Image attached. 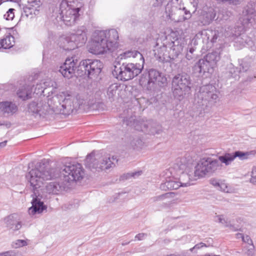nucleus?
I'll use <instances>...</instances> for the list:
<instances>
[{
  "label": "nucleus",
  "instance_id": "nucleus-23",
  "mask_svg": "<svg viewBox=\"0 0 256 256\" xmlns=\"http://www.w3.org/2000/svg\"><path fill=\"white\" fill-rule=\"evenodd\" d=\"M167 46L163 44L162 46H158V43L157 42L155 49L154 50V56L157 60L160 62H168V57L167 56L168 52L166 51Z\"/></svg>",
  "mask_w": 256,
  "mask_h": 256
},
{
  "label": "nucleus",
  "instance_id": "nucleus-20",
  "mask_svg": "<svg viewBox=\"0 0 256 256\" xmlns=\"http://www.w3.org/2000/svg\"><path fill=\"white\" fill-rule=\"evenodd\" d=\"M242 14L244 18V20H246L245 24L254 22L256 18V3L252 2H248L244 8Z\"/></svg>",
  "mask_w": 256,
  "mask_h": 256
},
{
  "label": "nucleus",
  "instance_id": "nucleus-54",
  "mask_svg": "<svg viewBox=\"0 0 256 256\" xmlns=\"http://www.w3.org/2000/svg\"><path fill=\"white\" fill-rule=\"evenodd\" d=\"M190 2L193 4L194 6H197L199 0H189Z\"/></svg>",
  "mask_w": 256,
  "mask_h": 256
},
{
  "label": "nucleus",
  "instance_id": "nucleus-36",
  "mask_svg": "<svg viewBox=\"0 0 256 256\" xmlns=\"http://www.w3.org/2000/svg\"><path fill=\"white\" fill-rule=\"evenodd\" d=\"M218 218V222L225 225L226 226L230 227V229L232 230H238V229L236 228L234 226L230 224V222L228 219H225L223 218V215H218L216 216Z\"/></svg>",
  "mask_w": 256,
  "mask_h": 256
},
{
  "label": "nucleus",
  "instance_id": "nucleus-13",
  "mask_svg": "<svg viewBox=\"0 0 256 256\" xmlns=\"http://www.w3.org/2000/svg\"><path fill=\"white\" fill-rule=\"evenodd\" d=\"M86 162L90 168H92L98 170H108L113 166H115L114 162H112L110 157L102 158L99 162L93 152L87 156Z\"/></svg>",
  "mask_w": 256,
  "mask_h": 256
},
{
  "label": "nucleus",
  "instance_id": "nucleus-6",
  "mask_svg": "<svg viewBox=\"0 0 256 256\" xmlns=\"http://www.w3.org/2000/svg\"><path fill=\"white\" fill-rule=\"evenodd\" d=\"M218 93L216 88L212 84L202 86L195 94L194 104L198 108L204 110L205 108L216 102Z\"/></svg>",
  "mask_w": 256,
  "mask_h": 256
},
{
  "label": "nucleus",
  "instance_id": "nucleus-39",
  "mask_svg": "<svg viewBox=\"0 0 256 256\" xmlns=\"http://www.w3.org/2000/svg\"><path fill=\"white\" fill-rule=\"evenodd\" d=\"M28 244L27 242L23 240H17L12 243V247L14 248H19L26 246Z\"/></svg>",
  "mask_w": 256,
  "mask_h": 256
},
{
  "label": "nucleus",
  "instance_id": "nucleus-1",
  "mask_svg": "<svg viewBox=\"0 0 256 256\" xmlns=\"http://www.w3.org/2000/svg\"><path fill=\"white\" fill-rule=\"evenodd\" d=\"M58 176V172L55 170H50L42 162L37 164L35 168L31 170L26 174V178L30 184V186L33 194L32 206L28 208L30 214L34 215L40 214L46 210L47 206L41 200L42 196L38 193L44 180H50Z\"/></svg>",
  "mask_w": 256,
  "mask_h": 256
},
{
  "label": "nucleus",
  "instance_id": "nucleus-11",
  "mask_svg": "<svg viewBox=\"0 0 256 256\" xmlns=\"http://www.w3.org/2000/svg\"><path fill=\"white\" fill-rule=\"evenodd\" d=\"M140 82L142 84H147L148 86L150 88L152 87L154 84L158 85L160 87H164L167 84V79L158 70L151 68L142 74Z\"/></svg>",
  "mask_w": 256,
  "mask_h": 256
},
{
  "label": "nucleus",
  "instance_id": "nucleus-17",
  "mask_svg": "<svg viewBox=\"0 0 256 256\" xmlns=\"http://www.w3.org/2000/svg\"><path fill=\"white\" fill-rule=\"evenodd\" d=\"M123 122L124 124H126V125L128 126H134L136 130L138 131L148 132V134L153 135L158 133V130L153 128H150L148 130L147 129L148 128V126L145 124L141 123V126H139L138 124L139 122L136 120L135 118L133 116H130L129 118L127 117L124 118Z\"/></svg>",
  "mask_w": 256,
  "mask_h": 256
},
{
  "label": "nucleus",
  "instance_id": "nucleus-8",
  "mask_svg": "<svg viewBox=\"0 0 256 256\" xmlns=\"http://www.w3.org/2000/svg\"><path fill=\"white\" fill-rule=\"evenodd\" d=\"M142 62L139 63H122L114 66L112 74L117 79L127 81L138 76L144 68Z\"/></svg>",
  "mask_w": 256,
  "mask_h": 256
},
{
  "label": "nucleus",
  "instance_id": "nucleus-56",
  "mask_svg": "<svg viewBox=\"0 0 256 256\" xmlns=\"http://www.w3.org/2000/svg\"><path fill=\"white\" fill-rule=\"evenodd\" d=\"M192 54H190V53H189L188 52H187L186 54V59H188V60H190L192 58Z\"/></svg>",
  "mask_w": 256,
  "mask_h": 256
},
{
  "label": "nucleus",
  "instance_id": "nucleus-57",
  "mask_svg": "<svg viewBox=\"0 0 256 256\" xmlns=\"http://www.w3.org/2000/svg\"><path fill=\"white\" fill-rule=\"evenodd\" d=\"M136 141L138 144V146H136V143H135V145L136 146V148L140 147V146L142 145V141L140 139L137 140Z\"/></svg>",
  "mask_w": 256,
  "mask_h": 256
},
{
  "label": "nucleus",
  "instance_id": "nucleus-61",
  "mask_svg": "<svg viewBox=\"0 0 256 256\" xmlns=\"http://www.w3.org/2000/svg\"><path fill=\"white\" fill-rule=\"evenodd\" d=\"M255 173L256 174V166H254L252 168V175H254Z\"/></svg>",
  "mask_w": 256,
  "mask_h": 256
},
{
  "label": "nucleus",
  "instance_id": "nucleus-4",
  "mask_svg": "<svg viewBox=\"0 0 256 256\" xmlns=\"http://www.w3.org/2000/svg\"><path fill=\"white\" fill-rule=\"evenodd\" d=\"M118 34L115 29L94 32L90 52L95 54H103L114 50L118 46Z\"/></svg>",
  "mask_w": 256,
  "mask_h": 256
},
{
  "label": "nucleus",
  "instance_id": "nucleus-12",
  "mask_svg": "<svg viewBox=\"0 0 256 256\" xmlns=\"http://www.w3.org/2000/svg\"><path fill=\"white\" fill-rule=\"evenodd\" d=\"M256 154V150H251L247 152L238 150L233 153H226L222 156H219L218 160H218L219 162H220V161L221 162L224 164L226 166H228L237 157L240 160H245L250 158L251 156H254ZM213 160H216L214 158ZM220 167L218 169H220L222 166L220 163ZM218 170V168L216 170Z\"/></svg>",
  "mask_w": 256,
  "mask_h": 256
},
{
  "label": "nucleus",
  "instance_id": "nucleus-49",
  "mask_svg": "<svg viewBox=\"0 0 256 256\" xmlns=\"http://www.w3.org/2000/svg\"><path fill=\"white\" fill-rule=\"evenodd\" d=\"M146 236L147 234H146L140 233L136 236L135 238L137 239L138 240H142L144 239Z\"/></svg>",
  "mask_w": 256,
  "mask_h": 256
},
{
  "label": "nucleus",
  "instance_id": "nucleus-59",
  "mask_svg": "<svg viewBox=\"0 0 256 256\" xmlns=\"http://www.w3.org/2000/svg\"><path fill=\"white\" fill-rule=\"evenodd\" d=\"M112 162H114V160L116 161V162H118V159L117 158L116 156H112V158H110Z\"/></svg>",
  "mask_w": 256,
  "mask_h": 256
},
{
  "label": "nucleus",
  "instance_id": "nucleus-55",
  "mask_svg": "<svg viewBox=\"0 0 256 256\" xmlns=\"http://www.w3.org/2000/svg\"><path fill=\"white\" fill-rule=\"evenodd\" d=\"M0 126H6L7 128H10L11 126L10 122H6L4 123H0Z\"/></svg>",
  "mask_w": 256,
  "mask_h": 256
},
{
  "label": "nucleus",
  "instance_id": "nucleus-16",
  "mask_svg": "<svg viewBox=\"0 0 256 256\" xmlns=\"http://www.w3.org/2000/svg\"><path fill=\"white\" fill-rule=\"evenodd\" d=\"M221 34L222 32L218 30L207 29L199 32L196 35V37L198 38H202L203 41L206 40L207 42L214 44L216 42L217 39Z\"/></svg>",
  "mask_w": 256,
  "mask_h": 256
},
{
  "label": "nucleus",
  "instance_id": "nucleus-2",
  "mask_svg": "<svg viewBox=\"0 0 256 256\" xmlns=\"http://www.w3.org/2000/svg\"><path fill=\"white\" fill-rule=\"evenodd\" d=\"M185 160L182 158L176 164L180 175L178 178L182 187L192 185L194 182L206 175H210L220 167L218 160L211 158H203L198 162L194 167V172L189 170L188 166L184 164Z\"/></svg>",
  "mask_w": 256,
  "mask_h": 256
},
{
  "label": "nucleus",
  "instance_id": "nucleus-40",
  "mask_svg": "<svg viewBox=\"0 0 256 256\" xmlns=\"http://www.w3.org/2000/svg\"><path fill=\"white\" fill-rule=\"evenodd\" d=\"M0 256H22V254L20 252L11 250L0 253Z\"/></svg>",
  "mask_w": 256,
  "mask_h": 256
},
{
  "label": "nucleus",
  "instance_id": "nucleus-43",
  "mask_svg": "<svg viewBox=\"0 0 256 256\" xmlns=\"http://www.w3.org/2000/svg\"><path fill=\"white\" fill-rule=\"evenodd\" d=\"M28 5L35 10H36L37 8H39L42 4V0H28Z\"/></svg>",
  "mask_w": 256,
  "mask_h": 256
},
{
  "label": "nucleus",
  "instance_id": "nucleus-52",
  "mask_svg": "<svg viewBox=\"0 0 256 256\" xmlns=\"http://www.w3.org/2000/svg\"><path fill=\"white\" fill-rule=\"evenodd\" d=\"M195 48L192 46V44L190 46L188 45V52L190 54H192Z\"/></svg>",
  "mask_w": 256,
  "mask_h": 256
},
{
  "label": "nucleus",
  "instance_id": "nucleus-46",
  "mask_svg": "<svg viewBox=\"0 0 256 256\" xmlns=\"http://www.w3.org/2000/svg\"><path fill=\"white\" fill-rule=\"evenodd\" d=\"M222 2H228L229 4L237 5L240 4V0H217Z\"/></svg>",
  "mask_w": 256,
  "mask_h": 256
},
{
  "label": "nucleus",
  "instance_id": "nucleus-22",
  "mask_svg": "<svg viewBox=\"0 0 256 256\" xmlns=\"http://www.w3.org/2000/svg\"><path fill=\"white\" fill-rule=\"evenodd\" d=\"M227 36H236V38L234 39L235 42L239 44L240 46H247L250 48V46H252V44L253 40L246 34H238L237 35L236 34L234 33L232 31L230 34L228 33Z\"/></svg>",
  "mask_w": 256,
  "mask_h": 256
},
{
  "label": "nucleus",
  "instance_id": "nucleus-42",
  "mask_svg": "<svg viewBox=\"0 0 256 256\" xmlns=\"http://www.w3.org/2000/svg\"><path fill=\"white\" fill-rule=\"evenodd\" d=\"M250 246V248L248 246H244L242 250L243 252L248 256H254V244Z\"/></svg>",
  "mask_w": 256,
  "mask_h": 256
},
{
  "label": "nucleus",
  "instance_id": "nucleus-5",
  "mask_svg": "<svg viewBox=\"0 0 256 256\" xmlns=\"http://www.w3.org/2000/svg\"><path fill=\"white\" fill-rule=\"evenodd\" d=\"M192 84L189 75L179 74L172 81V90L174 98L179 100H183L191 91Z\"/></svg>",
  "mask_w": 256,
  "mask_h": 256
},
{
  "label": "nucleus",
  "instance_id": "nucleus-41",
  "mask_svg": "<svg viewBox=\"0 0 256 256\" xmlns=\"http://www.w3.org/2000/svg\"><path fill=\"white\" fill-rule=\"evenodd\" d=\"M240 72L238 68L232 66L230 68V70L228 72V76L236 79V77L238 76Z\"/></svg>",
  "mask_w": 256,
  "mask_h": 256
},
{
  "label": "nucleus",
  "instance_id": "nucleus-62",
  "mask_svg": "<svg viewBox=\"0 0 256 256\" xmlns=\"http://www.w3.org/2000/svg\"><path fill=\"white\" fill-rule=\"evenodd\" d=\"M4 46H3V44H2V42H0V50H4Z\"/></svg>",
  "mask_w": 256,
  "mask_h": 256
},
{
  "label": "nucleus",
  "instance_id": "nucleus-27",
  "mask_svg": "<svg viewBox=\"0 0 256 256\" xmlns=\"http://www.w3.org/2000/svg\"><path fill=\"white\" fill-rule=\"evenodd\" d=\"M216 14V12L212 8L204 12L201 18L202 23L204 25L209 24L214 20Z\"/></svg>",
  "mask_w": 256,
  "mask_h": 256
},
{
  "label": "nucleus",
  "instance_id": "nucleus-47",
  "mask_svg": "<svg viewBox=\"0 0 256 256\" xmlns=\"http://www.w3.org/2000/svg\"><path fill=\"white\" fill-rule=\"evenodd\" d=\"M242 239L244 242L247 243L250 246L254 244L252 240L250 238V236L248 235H246V236H244L243 235Z\"/></svg>",
  "mask_w": 256,
  "mask_h": 256
},
{
  "label": "nucleus",
  "instance_id": "nucleus-24",
  "mask_svg": "<svg viewBox=\"0 0 256 256\" xmlns=\"http://www.w3.org/2000/svg\"><path fill=\"white\" fill-rule=\"evenodd\" d=\"M17 110V106L11 102L5 101L0 102V112L3 114L12 115Z\"/></svg>",
  "mask_w": 256,
  "mask_h": 256
},
{
  "label": "nucleus",
  "instance_id": "nucleus-35",
  "mask_svg": "<svg viewBox=\"0 0 256 256\" xmlns=\"http://www.w3.org/2000/svg\"><path fill=\"white\" fill-rule=\"evenodd\" d=\"M119 87L116 84L110 86L107 90V95L110 99H113L114 97L116 96Z\"/></svg>",
  "mask_w": 256,
  "mask_h": 256
},
{
  "label": "nucleus",
  "instance_id": "nucleus-32",
  "mask_svg": "<svg viewBox=\"0 0 256 256\" xmlns=\"http://www.w3.org/2000/svg\"><path fill=\"white\" fill-rule=\"evenodd\" d=\"M1 40L4 49H9L14 46V38L10 33Z\"/></svg>",
  "mask_w": 256,
  "mask_h": 256
},
{
  "label": "nucleus",
  "instance_id": "nucleus-58",
  "mask_svg": "<svg viewBox=\"0 0 256 256\" xmlns=\"http://www.w3.org/2000/svg\"><path fill=\"white\" fill-rule=\"evenodd\" d=\"M6 140H4L2 142H0V148L5 146L6 144Z\"/></svg>",
  "mask_w": 256,
  "mask_h": 256
},
{
  "label": "nucleus",
  "instance_id": "nucleus-25",
  "mask_svg": "<svg viewBox=\"0 0 256 256\" xmlns=\"http://www.w3.org/2000/svg\"><path fill=\"white\" fill-rule=\"evenodd\" d=\"M181 186L178 178L172 177L166 179V182L160 184V188L162 190H177Z\"/></svg>",
  "mask_w": 256,
  "mask_h": 256
},
{
  "label": "nucleus",
  "instance_id": "nucleus-64",
  "mask_svg": "<svg viewBox=\"0 0 256 256\" xmlns=\"http://www.w3.org/2000/svg\"><path fill=\"white\" fill-rule=\"evenodd\" d=\"M72 208V206L70 205V206L68 207L69 208Z\"/></svg>",
  "mask_w": 256,
  "mask_h": 256
},
{
  "label": "nucleus",
  "instance_id": "nucleus-28",
  "mask_svg": "<svg viewBox=\"0 0 256 256\" xmlns=\"http://www.w3.org/2000/svg\"><path fill=\"white\" fill-rule=\"evenodd\" d=\"M169 46L170 50L167 54V56L168 57V62H172L174 61L178 56L180 54V51L178 50V46L174 44V42H172L170 43Z\"/></svg>",
  "mask_w": 256,
  "mask_h": 256
},
{
  "label": "nucleus",
  "instance_id": "nucleus-14",
  "mask_svg": "<svg viewBox=\"0 0 256 256\" xmlns=\"http://www.w3.org/2000/svg\"><path fill=\"white\" fill-rule=\"evenodd\" d=\"M56 98L58 100V106L56 108L60 110V112L64 114H69L72 112L74 107L73 102L70 96H66L64 93L57 96Z\"/></svg>",
  "mask_w": 256,
  "mask_h": 256
},
{
  "label": "nucleus",
  "instance_id": "nucleus-53",
  "mask_svg": "<svg viewBox=\"0 0 256 256\" xmlns=\"http://www.w3.org/2000/svg\"><path fill=\"white\" fill-rule=\"evenodd\" d=\"M250 182L255 185H256V176H252V178L250 179Z\"/></svg>",
  "mask_w": 256,
  "mask_h": 256
},
{
  "label": "nucleus",
  "instance_id": "nucleus-33",
  "mask_svg": "<svg viewBox=\"0 0 256 256\" xmlns=\"http://www.w3.org/2000/svg\"><path fill=\"white\" fill-rule=\"evenodd\" d=\"M176 196V193L174 192H169L155 196L153 198V199L154 201L168 200V202H170L173 200V198Z\"/></svg>",
  "mask_w": 256,
  "mask_h": 256
},
{
  "label": "nucleus",
  "instance_id": "nucleus-9",
  "mask_svg": "<svg viewBox=\"0 0 256 256\" xmlns=\"http://www.w3.org/2000/svg\"><path fill=\"white\" fill-rule=\"evenodd\" d=\"M87 29L84 26L78 27L72 34L62 38V48L66 50H72L83 46L87 41Z\"/></svg>",
  "mask_w": 256,
  "mask_h": 256
},
{
  "label": "nucleus",
  "instance_id": "nucleus-50",
  "mask_svg": "<svg viewBox=\"0 0 256 256\" xmlns=\"http://www.w3.org/2000/svg\"><path fill=\"white\" fill-rule=\"evenodd\" d=\"M32 10V8L28 5V6H26L24 8V12L26 13V16H28L27 13H30V14L32 13V11H30Z\"/></svg>",
  "mask_w": 256,
  "mask_h": 256
},
{
  "label": "nucleus",
  "instance_id": "nucleus-51",
  "mask_svg": "<svg viewBox=\"0 0 256 256\" xmlns=\"http://www.w3.org/2000/svg\"><path fill=\"white\" fill-rule=\"evenodd\" d=\"M252 50L256 51V39L252 40V44L250 48Z\"/></svg>",
  "mask_w": 256,
  "mask_h": 256
},
{
  "label": "nucleus",
  "instance_id": "nucleus-48",
  "mask_svg": "<svg viewBox=\"0 0 256 256\" xmlns=\"http://www.w3.org/2000/svg\"><path fill=\"white\" fill-rule=\"evenodd\" d=\"M204 246H206V247L207 246L204 244V243H203V242H200L199 244H196V245H195L193 248H192L190 249V251L191 252H193L194 250L195 249V248H202Z\"/></svg>",
  "mask_w": 256,
  "mask_h": 256
},
{
  "label": "nucleus",
  "instance_id": "nucleus-30",
  "mask_svg": "<svg viewBox=\"0 0 256 256\" xmlns=\"http://www.w3.org/2000/svg\"><path fill=\"white\" fill-rule=\"evenodd\" d=\"M210 63L214 66L216 62L220 60V52L218 51H214L204 56Z\"/></svg>",
  "mask_w": 256,
  "mask_h": 256
},
{
  "label": "nucleus",
  "instance_id": "nucleus-44",
  "mask_svg": "<svg viewBox=\"0 0 256 256\" xmlns=\"http://www.w3.org/2000/svg\"><path fill=\"white\" fill-rule=\"evenodd\" d=\"M44 86L48 87H52L53 89L58 88V84L54 82L51 80H48L44 83Z\"/></svg>",
  "mask_w": 256,
  "mask_h": 256
},
{
  "label": "nucleus",
  "instance_id": "nucleus-26",
  "mask_svg": "<svg viewBox=\"0 0 256 256\" xmlns=\"http://www.w3.org/2000/svg\"><path fill=\"white\" fill-rule=\"evenodd\" d=\"M140 58V62L144 63V59L141 53L137 50H128L120 54L118 57V59L123 60L128 58Z\"/></svg>",
  "mask_w": 256,
  "mask_h": 256
},
{
  "label": "nucleus",
  "instance_id": "nucleus-7",
  "mask_svg": "<svg viewBox=\"0 0 256 256\" xmlns=\"http://www.w3.org/2000/svg\"><path fill=\"white\" fill-rule=\"evenodd\" d=\"M46 166L50 170H55L58 172V176L53 178L58 177L62 178L63 180L66 182L68 184L72 182L79 180L82 178L84 174V170L80 164L76 162H70L62 168V171H60L56 168H50L48 164H45L42 161Z\"/></svg>",
  "mask_w": 256,
  "mask_h": 256
},
{
  "label": "nucleus",
  "instance_id": "nucleus-63",
  "mask_svg": "<svg viewBox=\"0 0 256 256\" xmlns=\"http://www.w3.org/2000/svg\"><path fill=\"white\" fill-rule=\"evenodd\" d=\"M204 256H220V255H210V254H205Z\"/></svg>",
  "mask_w": 256,
  "mask_h": 256
},
{
  "label": "nucleus",
  "instance_id": "nucleus-18",
  "mask_svg": "<svg viewBox=\"0 0 256 256\" xmlns=\"http://www.w3.org/2000/svg\"><path fill=\"white\" fill-rule=\"evenodd\" d=\"M70 186L60 178V180L50 182L46 186V192L49 194H58L64 190H66Z\"/></svg>",
  "mask_w": 256,
  "mask_h": 256
},
{
  "label": "nucleus",
  "instance_id": "nucleus-21",
  "mask_svg": "<svg viewBox=\"0 0 256 256\" xmlns=\"http://www.w3.org/2000/svg\"><path fill=\"white\" fill-rule=\"evenodd\" d=\"M214 67L210 62L204 57L195 64L194 70L196 72L204 74L206 72L212 73Z\"/></svg>",
  "mask_w": 256,
  "mask_h": 256
},
{
  "label": "nucleus",
  "instance_id": "nucleus-19",
  "mask_svg": "<svg viewBox=\"0 0 256 256\" xmlns=\"http://www.w3.org/2000/svg\"><path fill=\"white\" fill-rule=\"evenodd\" d=\"M4 222L6 228L14 232L18 230L22 226V222L18 215L16 213L10 214L4 218Z\"/></svg>",
  "mask_w": 256,
  "mask_h": 256
},
{
  "label": "nucleus",
  "instance_id": "nucleus-60",
  "mask_svg": "<svg viewBox=\"0 0 256 256\" xmlns=\"http://www.w3.org/2000/svg\"><path fill=\"white\" fill-rule=\"evenodd\" d=\"M236 238H242V236H243V234H240V233H238L236 234Z\"/></svg>",
  "mask_w": 256,
  "mask_h": 256
},
{
  "label": "nucleus",
  "instance_id": "nucleus-15",
  "mask_svg": "<svg viewBox=\"0 0 256 256\" xmlns=\"http://www.w3.org/2000/svg\"><path fill=\"white\" fill-rule=\"evenodd\" d=\"M49 104L45 100H38L32 101L28 105V110L32 114L40 116L46 115L48 109Z\"/></svg>",
  "mask_w": 256,
  "mask_h": 256
},
{
  "label": "nucleus",
  "instance_id": "nucleus-3",
  "mask_svg": "<svg viewBox=\"0 0 256 256\" xmlns=\"http://www.w3.org/2000/svg\"><path fill=\"white\" fill-rule=\"evenodd\" d=\"M102 63L99 60L86 59L80 61L75 58H68L60 67L59 72L66 78H70L76 73L82 76H86L89 78L98 75L102 68Z\"/></svg>",
  "mask_w": 256,
  "mask_h": 256
},
{
  "label": "nucleus",
  "instance_id": "nucleus-34",
  "mask_svg": "<svg viewBox=\"0 0 256 256\" xmlns=\"http://www.w3.org/2000/svg\"><path fill=\"white\" fill-rule=\"evenodd\" d=\"M210 184L216 188L218 190L228 192V186L224 182H220L216 178L210 180Z\"/></svg>",
  "mask_w": 256,
  "mask_h": 256
},
{
  "label": "nucleus",
  "instance_id": "nucleus-38",
  "mask_svg": "<svg viewBox=\"0 0 256 256\" xmlns=\"http://www.w3.org/2000/svg\"><path fill=\"white\" fill-rule=\"evenodd\" d=\"M142 170H138L136 172H132L124 174L122 176V179H128L130 178H136L140 176L142 174Z\"/></svg>",
  "mask_w": 256,
  "mask_h": 256
},
{
  "label": "nucleus",
  "instance_id": "nucleus-45",
  "mask_svg": "<svg viewBox=\"0 0 256 256\" xmlns=\"http://www.w3.org/2000/svg\"><path fill=\"white\" fill-rule=\"evenodd\" d=\"M14 9L10 8L6 13L4 15V18L6 20H13L14 15Z\"/></svg>",
  "mask_w": 256,
  "mask_h": 256
},
{
  "label": "nucleus",
  "instance_id": "nucleus-37",
  "mask_svg": "<svg viewBox=\"0 0 256 256\" xmlns=\"http://www.w3.org/2000/svg\"><path fill=\"white\" fill-rule=\"evenodd\" d=\"M250 67V62L246 60H242L240 62V68H238L240 73L247 72Z\"/></svg>",
  "mask_w": 256,
  "mask_h": 256
},
{
  "label": "nucleus",
  "instance_id": "nucleus-10",
  "mask_svg": "<svg viewBox=\"0 0 256 256\" xmlns=\"http://www.w3.org/2000/svg\"><path fill=\"white\" fill-rule=\"evenodd\" d=\"M72 3L74 2L62 0L60 5V18L68 26L74 24L80 16V8L75 7Z\"/></svg>",
  "mask_w": 256,
  "mask_h": 256
},
{
  "label": "nucleus",
  "instance_id": "nucleus-29",
  "mask_svg": "<svg viewBox=\"0 0 256 256\" xmlns=\"http://www.w3.org/2000/svg\"><path fill=\"white\" fill-rule=\"evenodd\" d=\"M178 14L180 15L178 18H174V20L177 22H182L189 20L192 16L190 10H188L186 7L180 8L178 11Z\"/></svg>",
  "mask_w": 256,
  "mask_h": 256
},
{
  "label": "nucleus",
  "instance_id": "nucleus-31",
  "mask_svg": "<svg viewBox=\"0 0 256 256\" xmlns=\"http://www.w3.org/2000/svg\"><path fill=\"white\" fill-rule=\"evenodd\" d=\"M31 90L27 86H24L20 88L17 92V95L22 100H26L30 98Z\"/></svg>",
  "mask_w": 256,
  "mask_h": 256
}]
</instances>
